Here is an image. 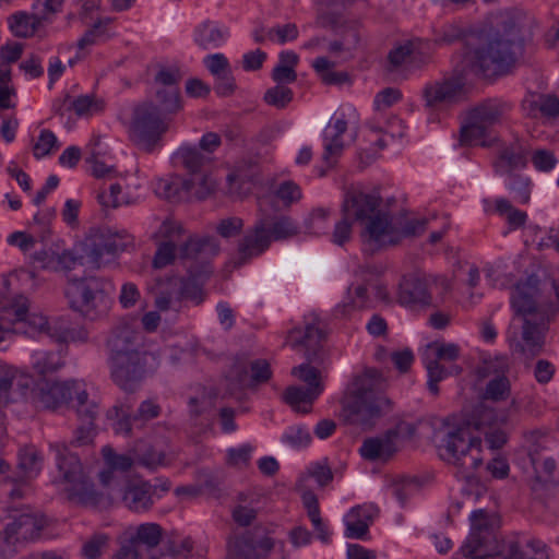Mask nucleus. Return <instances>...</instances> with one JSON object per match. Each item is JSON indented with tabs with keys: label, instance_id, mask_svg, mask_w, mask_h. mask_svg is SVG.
<instances>
[{
	"label": "nucleus",
	"instance_id": "45",
	"mask_svg": "<svg viewBox=\"0 0 559 559\" xmlns=\"http://www.w3.org/2000/svg\"><path fill=\"white\" fill-rule=\"evenodd\" d=\"M104 460L109 467V471L100 474L103 484H107L110 479L112 471L128 472L135 463V456L131 457L127 454H117L114 449L109 445H105L102 449Z\"/></svg>",
	"mask_w": 559,
	"mask_h": 559
},
{
	"label": "nucleus",
	"instance_id": "44",
	"mask_svg": "<svg viewBox=\"0 0 559 559\" xmlns=\"http://www.w3.org/2000/svg\"><path fill=\"white\" fill-rule=\"evenodd\" d=\"M267 218V235L271 241H283L299 233L297 224L288 216H275Z\"/></svg>",
	"mask_w": 559,
	"mask_h": 559
},
{
	"label": "nucleus",
	"instance_id": "6",
	"mask_svg": "<svg viewBox=\"0 0 559 559\" xmlns=\"http://www.w3.org/2000/svg\"><path fill=\"white\" fill-rule=\"evenodd\" d=\"M480 439L471 436L466 427H457L447 432L438 445L439 456L459 468L465 478H471L483 464Z\"/></svg>",
	"mask_w": 559,
	"mask_h": 559
},
{
	"label": "nucleus",
	"instance_id": "25",
	"mask_svg": "<svg viewBox=\"0 0 559 559\" xmlns=\"http://www.w3.org/2000/svg\"><path fill=\"white\" fill-rule=\"evenodd\" d=\"M139 345L140 335L138 332L127 325L117 326L107 341V346L110 350L109 358H116L117 362H121L126 356L147 354L146 352H141Z\"/></svg>",
	"mask_w": 559,
	"mask_h": 559
},
{
	"label": "nucleus",
	"instance_id": "16",
	"mask_svg": "<svg viewBox=\"0 0 559 559\" xmlns=\"http://www.w3.org/2000/svg\"><path fill=\"white\" fill-rule=\"evenodd\" d=\"M325 337L323 323L316 317L306 321L302 328H295L289 333V344L293 348L304 350L307 360H321L322 342Z\"/></svg>",
	"mask_w": 559,
	"mask_h": 559
},
{
	"label": "nucleus",
	"instance_id": "49",
	"mask_svg": "<svg viewBox=\"0 0 559 559\" xmlns=\"http://www.w3.org/2000/svg\"><path fill=\"white\" fill-rule=\"evenodd\" d=\"M44 23L36 19V11L32 14L20 12L9 19L10 28L17 37H28L35 33L36 26Z\"/></svg>",
	"mask_w": 559,
	"mask_h": 559
},
{
	"label": "nucleus",
	"instance_id": "12",
	"mask_svg": "<svg viewBox=\"0 0 559 559\" xmlns=\"http://www.w3.org/2000/svg\"><path fill=\"white\" fill-rule=\"evenodd\" d=\"M111 378L124 391H133L143 379L147 369L154 370L158 366L155 354H133L123 357L121 362L109 358Z\"/></svg>",
	"mask_w": 559,
	"mask_h": 559
},
{
	"label": "nucleus",
	"instance_id": "43",
	"mask_svg": "<svg viewBox=\"0 0 559 559\" xmlns=\"http://www.w3.org/2000/svg\"><path fill=\"white\" fill-rule=\"evenodd\" d=\"M525 156L519 146H506L500 150L493 163L498 174H512L511 171L525 166Z\"/></svg>",
	"mask_w": 559,
	"mask_h": 559
},
{
	"label": "nucleus",
	"instance_id": "41",
	"mask_svg": "<svg viewBox=\"0 0 559 559\" xmlns=\"http://www.w3.org/2000/svg\"><path fill=\"white\" fill-rule=\"evenodd\" d=\"M320 395V388L313 385L312 388L290 386L284 393L285 402L299 413H309L312 403Z\"/></svg>",
	"mask_w": 559,
	"mask_h": 559
},
{
	"label": "nucleus",
	"instance_id": "29",
	"mask_svg": "<svg viewBox=\"0 0 559 559\" xmlns=\"http://www.w3.org/2000/svg\"><path fill=\"white\" fill-rule=\"evenodd\" d=\"M522 108L532 118L540 117L546 121L559 118V98L552 94H530L523 99Z\"/></svg>",
	"mask_w": 559,
	"mask_h": 559
},
{
	"label": "nucleus",
	"instance_id": "33",
	"mask_svg": "<svg viewBox=\"0 0 559 559\" xmlns=\"http://www.w3.org/2000/svg\"><path fill=\"white\" fill-rule=\"evenodd\" d=\"M423 362L427 370L428 390L433 394H439L438 383L449 377H456L463 372V368L457 364H449L423 355Z\"/></svg>",
	"mask_w": 559,
	"mask_h": 559
},
{
	"label": "nucleus",
	"instance_id": "11",
	"mask_svg": "<svg viewBox=\"0 0 559 559\" xmlns=\"http://www.w3.org/2000/svg\"><path fill=\"white\" fill-rule=\"evenodd\" d=\"M16 475H8L0 483V493L11 501L23 499L31 493L29 480L41 469V457L34 448L20 451Z\"/></svg>",
	"mask_w": 559,
	"mask_h": 559
},
{
	"label": "nucleus",
	"instance_id": "35",
	"mask_svg": "<svg viewBox=\"0 0 559 559\" xmlns=\"http://www.w3.org/2000/svg\"><path fill=\"white\" fill-rule=\"evenodd\" d=\"M250 371L249 376L246 366L236 364L230 371V377L235 378L241 388L266 382L271 378L270 364L265 359L251 361Z\"/></svg>",
	"mask_w": 559,
	"mask_h": 559
},
{
	"label": "nucleus",
	"instance_id": "47",
	"mask_svg": "<svg viewBox=\"0 0 559 559\" xmlns=\"http://www.w3.org/2000/svg\"><path fill=\"white\" fill-rule=\"evenodd\" d=\"M96 199L103 209H116L134 202V200L122 193V187L119 183H111L108 188L98 190Z\"/></svg>",
	"mask_w": 559,
	"mask_h": 559
},
{
	"label": "nucleus",
	"instance_id": "64",
	"mask_svg": "<svg viewBox=\"0 0 559 559\" xmlns=\"http://www.w3.org/2000/svg\"><path fill=\"white\" fill-rule=\"evenodd\" d=\"M108 546V536L106 534H94L82 546V555L86 559H99L103 550Z\"/></svg>",
	"mask_w": 559,
	"mask_h": 559
},
{
	"label": "nucleus",
	"instance_id": "46",
	"mask_svg": "<svg viewBox=\"0 0 559 559\" xmlns=\"http://www.w3.org/2000/svg\"><path fill=\"white\" fill-rule=\"evenodd\" d=\"M511 396V381L508 376L490 378L486 383L480 399L487 402L501 403Z\"/></svg>",
	"mask_w": 559,
	"mask_h": 559
},
{
	"label": "nucleus",
	"instance_id": "36",
	"mask_svg": "<svg viewBox=\"0 0 559 559\" xmlns=\"http://www.w3.org/2000/svg\"><path fill=\"white\" fill-rule=\"evenodd\" d=\"M354 0H317V24L338 33L341 11Z\"/></svg>",
	"mask_w": 559,
	"mask_h": 559
},
{
	"label": "nucleus",
	"instance_id": "54",
	"mask_svg": "<svg viewBox=\"0 0 559 559\" xmlns=\"http://www.w3.org/2000/svg\"><path fill=\"white\" fill-rule=\"evenodd\" d=\"M165 453L157 451L151 445L144 444L143 448L135 450V463L150 471H155L157 467L165 465Z\"/></svg>",
	"mask_w": 559,
	"mask_h": 559
},
{
	"label": "nucleus",
	"instance_id": "4",
	"mask_svg": "<svg viewBox=\"0 0 559 559\" xmlns=\"http://www.w3.org/2000/svg\"><path fill=\"white\" fill-rule=\"evenodd\" d=\"M55 453L57 467L66 483L64 491L72 503L98 508L105 504L106 498L94 488V484L83 473L82 464L78 455L69 452L67 444H50Z\"/></svg>",
	"mask_w": 559,
	"mask_h": 559
},
{
	"label": "nucleus",
	"instance_id": "52",
	"mask_svg": "<svg viewBox=\"0 0 559 559\" xmlns=\"http://www.w3.org/2000/svg\"><path fill=\"white\" fill-rule=\"evenodd\" d=\"M182 79L180 70L176 67H162L154 78L156 87L168 88V94L173 97L176 96V91L179 90V83Z\"/></svg>",
	"mask_w": 559,
	"mask_h": 559
},
{
	"label": "nucleus",
	"instance_id": "10",
	"mask_svg": "<svg viewBox=\"0 0 559 559\" xmlns=\"http://www.w3.org/2000/svg\"><path fill=\"white\" fill-rule=\"evenodd\" d=\"M74 380L50 382L43 379L35 382L33 377L23 376L19 381L23 401L37 408L57 409L73 399Z\"/></svg>",
	"mask_w": 559,
	"mask_h": 559
},
{
	"label": "nucleus",
	"instance_id": "38",
	"mask_svg": "<svg viewBox=\"0 0 559 559\" xmlns=\"http://www.w3.org/2000/svg\"><path fill=\"white\" fill-rule=\"evenodd\" d=\"M8 314H13V321L27 322L34 330L44 332L48 328V320L46 317L36 313H28V299L19 295L12 298L9 306H4Z\"/></svg>",
	"mask_w": 559,
	"mask_h": 559
},
{
	"label": "nucleus",
	"instance_id": "5",
	"mask_svg": "<svg viewBox=\"0 0 559 559\" xmlns=\"http://www.w3.org/2000/svg\"><path fill=\"white\" fill-rule=\"evenodd\" d=\"M515 35L512 32L488 35L467 53L473 70L485 78L507 74L515 62Z\"/></svg>",
	"mask_w": 559,
	"mask_h": 559
},
{
	"label": "nucleus",
	"instance_id": "13",
	"mask_svg": "<svg viewBox=\"0 0 559 559\" xmlns=\"http://www.w3.org/2000/svg\"><path fill=\"white\" fill-rule=\"evenodd\" d=\"M399 235L396 216L382 210L366 222L361 231L365 250L370 251L399 243Z\"/></svg>",
	"mask_w": 559,
	"mask_h": 559
},
{
	"label": "nucleus",
	"instance_id": "51",
	"mask_svg": "<svg viewBox=\"0 0 559 559\" xmlns=\"http://www.w3.org/2000/svg\"><path fill=\"white\" fill-rule=\"evenodd\" d=\"M496 211L507 219L511 229L521 228L526 223V212L515 209L511 202L504 198L496 200Z\"/></svg>",
	"mask_w": 559,
	"mask_h": 559
},
{
	"label": "nucleus",
	"instance_id": "27",
	"mask_svg": "<svg viewBox=\"0 0 559 559\" xmlns=\"http://www.w3.org/2000/svg\"><path fill=\"white\" fill-rule=\"evenodd\" d=\"M229 28L219 22L205 20L193 31V40L202 50L221 48L229 38Z\"/></svg>",
	"mask_w": 559,
	"mask_h": 559
},
{
	"label": "nucleus",
	"instance_id": "57",
	"mask_svg": "<svg viewBox=\"0 0 559 559\" xmlns=\"http://www.w3.org/2000/svg\"><path fill=\"white\" fill-rule=\"evenodd\" d=\"M338 33L334 32L343 43H349L348 50H355L360 41V26L356 21H343L340 19Z\"/></svg>",
	"mask_w": 559,
	"mask_h": 559
},
{
	"label": "nucleus",
	"instance_id": "18",
	"mask_svg": "<svg viewBox=\"0 0 559 559\" xmlns=\"http://www.w3.org/2000/svg\"><path fill=\"white\" fill-rule=\"evenodd\" d=\"M467 88L462 76H452L430 84L424 88L427 106L450 105L466 98Z\"/></svg>",
	"mask_w": 559,
	"mask_h": 559
},
{
	"label": "nucleus",
	"instance_id": "15",
	"mask_svg": "<svg viewBox=\"0 0 559 559\" xmlns=\"http://www.w3.org/2000/svg\"><path fill=\"white\" fill-rule=\"evenodd\" d=\"M403 431L412 435L415 428L412 424L401 423L380 436L367 438L359 449L360 455L370 462H388L397 452L399 437Z\"/></svg>",
	"mask_w": 559,
	"mask_h": 559
},
{
	"label": "nucleus",
	"instance_id": "61",
	"mask_svg": "<svg viewBox=\"0 0 559 559\" xmlns=\"http://www.w3.org/2000/svg\"><path fill=\"white\" fill-rule=\"evenodd\" d=\"M310 364L311 362L308 360L307 364H301L297 367H294L292 373L296 376L300 381L305 382L307 388L318 385L320 388L321 394L323 391V384L321 381L320 371Z\"/></svg>",
	"mask_w": 559,
	"mask_h": 559
},
{
	"label": "nucleus",
	"instance_id": "2",
	"mask_svg": "<svg viewBox=\"0 0 559 559\" xmlns=\"http://www.w3.org/2000/svg\"><path fill=\"white\" fill-rule=\"evenodd\" d=\"M384 389L385 380L376 369H366L354 376L341 400L344 421L361 429L372 428L393 407Z\"/></svg>",
	"mask_w": 559,
	"mask_h": 559
},
{
	"label": "nucleus",
	"instance_id": "20",
	"mask_svg": "<svg viewBox=\"0 0 559 559\" xmlns=\"http://www.w3.org/2000/svg\"><path fill=\"white\" fill-rule=\"evenodd\" d=\"M362 274L364 270L361 269L359 278H357L348 286L346 296L334 310L336 317L346 318L354 311L371 307L369 288L376 287V284L372 282V280L364 277Z\"/></svg>",
	"mask_w": 559,
	"mask_h": 559
},
{
	"label": "nucleus",
	"instance_id": "40",
	"mask_svg": "<svg viewBox=\"0 0 559 559\" xmlns=\"http://www.w3.org/2000/svg\"><path fill=\"white\" fill-rule=\"evenodd\" d=\"M212 160L209 154H203L198 147L191 145L180 146L173 155V162L192 175L198 174Z\"/></svg>",
	"mask_w": 559,
	"mask_h": 559
},
{
	"label": "nucleus",
	"instance_id": "39",
	"mask_svg": "<svg viewBox=\"0 0 559 559\" xmlns=\"http://www.w3.org/2000/svg\"><path fill=\"white\" fill-rule=\"evenodd\" d=\"M347 130V121L344 117L336 118L333 123H330L324 132V153L323 159L332 165L331 159L333 157H337L342 154L344 148V143L342 140V135Z\"/></svg>",
	"mask_w": 559,
	"mask_h": 559
},
{
	"label": "nucleus",
	"instance_id": "3",
	"mask_svg": "<svg viewBox=\"0 0 559 559\" xmlns=\"http://www.w3.org/2000/svg\"><path fill=\"white\" fill-rule=\"evenodd\" d=\"M537 294L538 278L530 276L518 283L511 295L513 321L519 322L522 330L521 352L528 357H534L543 350L549 322L546 312L536 304Z\"/></svg>",
	"mask_w": 559,
	"mask_h": 559
},
{
	"label": "nucleus",
	"instance_id": "7",
	"mask_svg": "<svg viewBox=\"0 0 559 559\" xmlns=\"http://www.w3.org/2000/svg\"><path fill=\"white\" fill-rule=\"evenodd\" d=\"M105 285V281L96 276L69 278L64 296L72 310L88 320H96L109 310Z\"/></svg>",
	"mask_w": 559,
	"mask_h": 559
},
{
	"label": "nucleus",
	"instance_id": "22",
	"mask_svg": "<svg viewBox=\"0 0 559 559\" xmlns=\"http://www.w3.org/2000/svg\"><path fill=\"white\" fill-rule=\"evenodd\" d=\"M185 230L180 223L174 221H165L160 225L157 236L164 239L155 252L153 259V266L155 269H163L176 258L177 242L182 239Z\"/></svg>",
	"mask_w": 559,
	"mask_h": 559
},
{
	"label": "nucleus",
	"instance_id": "1",
	"mask_svg": "<svg viewBox=\"0 0 559 559\" xmlns=\"http://www.w3.org/2000/svg\"><path fill=\"white\" fill-rule=\"evenodd\" d=\"M496 518L479 509L471 514V532L460 548L467 559H546L545 544L526 536H513L496 547Z\"/></svg>",
	"mask_w": 559,
	"mask_h": 559
},
{
	"label": "nucleus",
	"instance_id": "53",
	"mask_svg": "<svg viewBox=\"0 0 559 559\" xmlns=\"http://www.w3.org/2000/svg\"><path fill=\"white\" fill-rule=\"evenodd\" d=\"M163 536V528L157 523H144L138 526L132 540L148 549L155 548Z\"/></svg>",
	"mask_w": 559,
	"mask_h": 559
},
{
	"label": "nucleus",
	"instance_id": "50",
	"mask_svg": "<svg viewBox=\"0 0 559 559\" xmlns=\"http://www.w3.org/2000/svg\"><path fill=\"white\" fill-rule=\"evenodd\" d=\"M62 365L61 356L53 352L39 350L32 356V367L40 376L55 372Z\"/></svg>",
	"mask_w": 559,
	"mask_h": 559
},
{
	"label": "nucleus",
	"instance_id": "21",
	"mask_svg": "<svg viewBox=\"0 0 559 559\" xmlns=\"http://www.w3.org/2000/svg\"><path fill=\"white\" fill-rule=\"evenodd\" d=\"M272 241L267 235V218L259 217L238 242V254L241 262L264 253Z\"/></svg>",
	"mask_w": 559,
	"mask_h": 559
},
{
	"label": "nucleus",
	"instance_id": "14",
	"mask_svg": "<svg viewBox=\"0 0 559 559\" xmlns=\"http://www.w3.org/2000/svg\"><path fill=\"white\" fill-rule=\"evenodd\" d=\"M274 547V542L263 528L246 531L227 542V559H263Z\"/></svg>",
	"mask_w": 559,
	"mask_h": 559
},
{
	"label": "nucleus",
	"instance_id": "58",
	"mask_svg": "<svg viewBox=\"0 0 559 559\" xmlns=\"http://www.w3.org/2000/svg\"><path fill=\"white\" fill-rule=\"evenodd\" d=\"M510 371V360L506 356H496L485 359L483 366L478 369L479 377H498L507 376Z\"/></svg>",
	"mask_w": 559,
	"mask_h": 559
},
{
	"label": "nucleus",
	"instance_id": "60",
	"mask_svg": "<svg viewBox=\"0 0 559 559\" xmlns=\"http://www.w3.org/2000/svg\"><path fill=\"white\" fill-rule=\"evenodd\" d=\"M293 95V91L289 87L276 85L265 92L264 100L270 106L283 109L292 102Z\"/></svg>",
	"mask_w": 559,
	"mask_h": 559
},
{
	"label": "nucleus",
	"instance_id": "59",
	"mask_svg": "<svg viewBox=\"0 0 559 559\" xmlns=\"http://www.w3.org/2000/svg\"><path fill=\"white\" fill-rule=\"evenodd\" d=\"M192 188L189 191V199L195 198L198 200H204L215 189V181L207 175L194 174L193 178L189 179Z\"/></svg>",
	"mask_w": 559,
	"mask_h": 559
},
{
	"label": "nucleus",
	"instance_id": "37",
	"mask_svg": "<svg viewBox=\"0 0 559 559\" xmlns=\"http://www.w3.org/2000/svg\"><path fill=\"white\" fill-rule=\"evenodd\" d=\"M73 399L76 415L81 421H95L99 415V402L95 397H90L85 389V383L74 380Z\"/></svg>",
	"mask_w": 559,
	"mask_h": 559
},
{
	"label": "nucleus",
	"instance_id": "17",
	"mask_svg": "<svg viewBox=\"0 0 559 559\" xmlns=\"http://www.w3.org/2000/svg\"><path fill=\"white\" fill-rule=\"evenodd\" d=\"M131 242L132 237L127 231L107 229L93 240L87 257L91 263L100 267L111 261L119 252L124 251Z\"/></svg>",
	"mask_w": 559,
	"mask_h": 559
},
{
	"label": "nucleus",
	"instance_id": "32",
	"mask_svg": "<svg viewBox=\"0 0 559 559\" xmlns=\"http://www.w3.org/2000/svg\"><path fill=\"white\" fill-rule=\"evenodd\" d=\"M504 421H507V414L504 412L488 405L487 401L480 400L468 415L466 419V428L484 431Z\"/></svg>",
	"mask_w": 559,
	"mask_h": 559
},
{
	"label": "nucleus",
	"instance_id": "31",
	"mask_svg": "<svg viewBox=\"0 0 559 559\" xmlns=\"http://www.w3.org/2000/svg\"><path fill=\"white\" fill-rule=\"evenodd\" d=\"M23 376L29 374L14 366L0 364V407L23 401L22 391L19 388V381Z\"/></svg>",
	"mask_w": 559,
	"mask_h": 559
},
{
	"label": "nucleus",
	"instance_id": "63",
	"mask_svg": "<svg viewBox=\"0 0 559 559\" xmlns=\"http://www.w3.org/2000/svg\"><path fill=\"white\" fill-rule=\"evenodd\" d=\"M55 148H58V140L55 133L48 129L40 131L37 142L33 146V153L36 158L49 155Z\"/></svg>",
	"mask_w": 559,
	"mask_h": 559
},
{
	"label": "nucleus",
	"instance_id": "30",
	"mask_svg": "<svg viewBox=\"0 0 559 559\" xmlns=\"http://www.w3.org/2000/svg\"><path fill=\"white\" fill-rule=\"evenodd\" d=\"M378 510L372 504L357 506L345 515V536L347 538L364 539L368 534Z\"/></svg>",
	"mask_w": 559,
	"mask_h": 559
},
{
	"label": "nucleus",
	"instance_id": "8",
	"mask_svg": "<svg viewBox=\"0 0 559 559\" xmlns=\"http://www.w3.org/2000/svg\"><path fill=\"white\" fill-rule=\"evenodd\" d=\"M512 110V104L501 98H488L467 114V121L461 128V142L467 145L486 146L483 140L490 128L504 121Z\"/></svg>",
	"mask_w": 559,
	"mask_h": 559
},
{
	"label": "nucleus",
	"instance_id": "48",
	"mask_svg": "<svg viewBox=\"0 0 559 559\" xmlns=\"http://www.w3.org/2000/svg\"><path fill=\"white\" fill-rule=\"evenodd\" d=\"M462 348L455 343L433 342L427 346L424 356H430L437 360L456 364L461 358Z\"/></svg>",
	"mask_w": 559,
	"mask_h": 559
},
{
	"label": "nucleus",
	"instance_id": "28",
	"mask_svg": "<svg viewBox=\"0 0 559 559\" xmlns=\"http://www.w3.org/2000/svg\"><path fill=\"white\" fill-rule=\"evenodd\" d=\"M153 491L147 481L130 483L121 490V502L132 512H147L154 504Z\"/></svg>",
	"mask_w": 559,
	"mask_h": 559
},
{
	"label": "nucleus",
	"instance_id": "19",
	"mask_svg": "<svg viewBox=\"0 0 559 559\" xmlns=\"http://www.w3.org/2000/svg\"><path fill=\"white\" fill-rule=\"evenodd\" d=\"M381 197L378 192L367 193L359 190L348 191L342 205L344 215L359 222H368L380 211Z\"/></svg>",
	"mask_w": 559,
	"mask_h": 559
},
{
	"label": "nucleus",
	"instance_id": "55",
	"mask_svg": "<svg viewBox=\"0 0 559 559\" xmlns=\"http://www.w3.org/2000/svg\"><path fill=\"white\" fill-rule=\"evenodd\" d=\"M508 189L513 194V199L521 203L526 204L531 199V180L528 177L510 174L508 178Z\"/></svg>",
	"mask_w": 559,
	"mask_h": 559
},
{
	"label": "nucleus",
	"instance_id": "9",
	"mask_svg": "<svg viewBox=\"0 0 559 559\" xmlns=\"http://www.w3.org/2000/svg\"><path fill=\"white\" fill-rule=\"evenodd\" d=\"M167 130L168 121L154 103L144 102L134 108L129 135L141 151L152 153Z\"/></svg>",
	"mask_w": 559,
	"mask_h": 559
},
{
	"label": "nucleus",
	"instance_id": "26",
	"mask_svg": "<svg viewBox=\"0 0 559 559\" xmlns=\"http://www.w3.org/2000/svg\"><path fill=\"white\" fill-rule=\"evenodd\" d=\"M219 251V245L214 237L189 236L179 248L181 260L200 261L204 264L205 273H209L206 260Z\"/></svg>",
	"mask_w": 559,
	"mask_h": 559
},
{
	"label": "nucleus",
	"instance_id": "42",
	"mask_svg": "<svg viewBox=\"0 0 559 559\" xmlns=\"http://www.w3.org/2000/svg\"><path fill=\"white\" fill-rule=\"evenodd\" d=\"M109 420H112V429L118 435H129L132 426L136 425L132 417V404L129 400L115 404L106 414Z\"/></svg>",
	"mask_w": 559,
	"mask_h": 559
},
{
	"label": "nucleus",
	"instance_id": "23",
	"mask_svg": "<svg viewBox=\"0 0 559 559\" xmlns=\"http://www.w3.org/2000/svg\"><path fill=\"white\" fill-rule=\"evenodd\" d=\"M46 525L43 515L35 513H22L9 523L4 528V540L8 544L28 542L36 539Z\"/></svg>",
	"mask_w": 559,
	"mask_h": 559
},
{
	"label": "nucleus",
	"instance_id": "34",
	"mask_svg": "<svg viewBox=\"0 0 559 559\" xmlns=\"http://www.w3.org/2000/svg\"><path fill=\"white\" fill-rule=\"evenodd\" d=\"M191 188L192 185L189 178H185L180 175H170L166 178H159L154 183L156 195L170 201L188 200Z\"/></svg>",
	"mask_w": 559,
	"mask_h": 559
},
{
	"label": "nucleus",
	"instance_id": "62",
	"mask_svg": "<svg viewBox=\"0 0 559 559\" xmlns=\"http://www.w3.org/2000/svg\"><path fill=\"white\" fill-rule=\"evenodd\" d=\"M203 64L215 79L231 72L229 60L225 55L219 52L205 56L203 58Z\"/></svg>",
	"mask_w": 559,
	"mask_h": 559
},
{
	"label": "nucleus",
	"instance_id": "24",
	"mask_svg": "<svg viewBox=\"0 0 559 559\" xmlns=\"http://www.w3.org/2000/svg\"><path fill=\"white\" fill-rule=\"evenodd\" d=\"M397 300L408 308L433 306L427 281L416 276L403 277L399 286Z\"/></svg>",
	"mask_w": 559,
	"mask_h": 559
},
{
	"label": "nucleus",
	"instance_id": "56",
	"mask_svg": "<svg viewBox=\"0 0 559 559\" xmlns=\"http://www.w3.org/2000/svg\"><path fill=\"white\" fill-rule=\"evenodd\" d=\"M399 242L406 237L418 236L426 230L428 218H407L406 216H396Z\"/></svg>",
	"mask_w": 559,
	"mask_h": 559
}]
</instances>
